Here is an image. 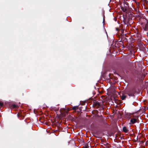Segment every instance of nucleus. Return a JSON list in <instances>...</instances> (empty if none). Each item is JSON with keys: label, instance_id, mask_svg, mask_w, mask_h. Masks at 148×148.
<instances>
[{"label": "nucleus", "instance_id": "f257e3e1", "mask_svg": "<svg viewBox=\"0 0 148 148\" xmlns=\"http://www.w3.org/2000/svg\"><path fill=\"white\" fill-rule=\"evenodd\" d=\"M138 116H135L132 115L129 118V120H130V122L129 123L130 125H132L138 122Z\"/></svg>", "mask_w": 148, "mask_h": 148}, {"label": "nucleus", "instance_id": "f03ea898", "mask_svg": "<svg viewBox=\"0 0 148 148\" xmlns=\"http://www.w3.org/2000/svg\"><path fill=\"white\" fill-rule=\"evenodd\" d=\"M103 103H99L98 101L95 102L94 103V105L95 106H97V107H102Z\"/></svg>", "mask_w": 148, "mask_h": 148}, {"label": "nucleus", "instance_id": "7ed1b4c3", "mask_svg": "<svg viewBox=\"0 0 148 148\" xmlns=\"http://www.w3.org/2000/svg\"><path fill=\"white\" fill-rule=\"evenodd\" d=\"M127 94L130 96H134V93L131 91H129L127 92Z\"/></svg>", "mask_w": 148, "mask_h": 148}, {"label": "nucleus", "instance_id": "20e7f679", "mask_svg": "<svg viewBox=\"0 0 148 148\" xmlns=\"http://www.w3.org/2000/svg\"><path fill=\"white\" fill-rule=\"evenodd\" d=\"M121 9L123 12H125L127 11V6H126V7H121Z\"/></svg>", "mask_w": 148, "mask_h": 148}, {"label": "nucleus", "instance_id": "39448f33", "mask_svg": "<svg viewBox=\"0 0 148 148\" xmlns=\"http://www.w3.org/2000/svg\"><path fill=\"white\" fill-rule=\"evenodd\" d=\"M18 107V106L16 104H14L11 106V108H17Z\"/></svg>", "mask_w": 148, "mask_h": 148}, {"label": "nucleus", "instance_id": "423d86ee", "mask_svg": "<svg viewBox=\"0 0 148 148\" xmlns=\"http://www.w3.org/2000/svg\"><path fill=\"white\" fill-rule=\"evenodd\" d=\"M123 130L125 133H127L128 132V130L127 128L125 127H124L123 128Z\"/></svg>", "mask_w": 148, "mask_h": 148}, {"label": "nucleus", "instance_id": "0eeeda50", "mask_svg": "<svg viewBox=\"0 0 148 148\" xmlns=\"http://www.w3.org/2000/svg\"><path fill=\"white\" fill-rule=\"evenodd\" d=\"M126 97V96L125 95H123L121 98L122 99V100H124L125 99V98Z\"/></svg>", "mask_w": 148, "mask_h": 148}, {"label": "nucleus", "instance_id": "6e6552de", "mask_svg": "<svg viewBox=\"0 0 148 148\" xmlns=\"http://www.w3.org/2000/svg\"><path fill=\"white\" fill-rule=\"evenodd\" d=\"M78 108V106H74L73 107V109L75 110H76V109Z\"/></svg>", "mask_w": 148, "mask_h": 148}, {"label": "nucleus", "instance_id": "1a4fd4ad", "mask_svg": "<svg viewBox=\"0 0 148 148\" xmlns=\"http://www.w3.org/2000/svg\"><path fill=\"white\" fill-rule=\"evenodd\" d=\"M3 103L0 102V106H3Z\"/></svg>", "mask_w": 148, "mask_h": 148}, {"label": "nucleus", "instance_id": "9d476101", "mask_svg": "<svg viewBox=\"0 0 148 148\" xmlns=\"http://www.w3.org/2000/svg\"><path fill=\"white\" fill-rule=\"evenodd\" d=\"M84 148H88V147L87 146H85L84 147Z\"/></svg>", "mask_w": 148, "mask_h": 148}, {"label": "nucleus", "instance_id": "9b49d317", "mask_svg": "<svg viewBox=\"0 0 148 148\" xmlns=\"http://www.w3.org/2000/svg\"><path fill=\"white\" fill-rule=\"evenodd\" d=\"M116 30L117 31H118V29H118V28H116Z\"/></svg>", "mask_w": 148, "mask_h": 148}, {"label": "nucleus", "instance_id": "f8f14e48", "mask_svg": "<svg viewBox=\"0 0 148 148\" xmlns=\"http://www.w3.org/2000/svg\"><path fill=\"white\" fill-rule=\"evenodd\" d=\"M123 31H123V30H122V31H121V32H122H122H123Z\"/></svg>", "mask_w": 148, "mask_h": 148}, {"label": "nucleus", "instance_id": "ddd939ff", "mask_svg": "<svg viewBox=\"0 0 148 148\" xmlns=\"http://www.w3.org/2000/svg\"><path fill=\"white\" fill-rule=\"evenodd\" d=\"M1 116L0 115V117Z\"/></svg>", "mask_w": 148, "mask_h": 148}]
</instances>
